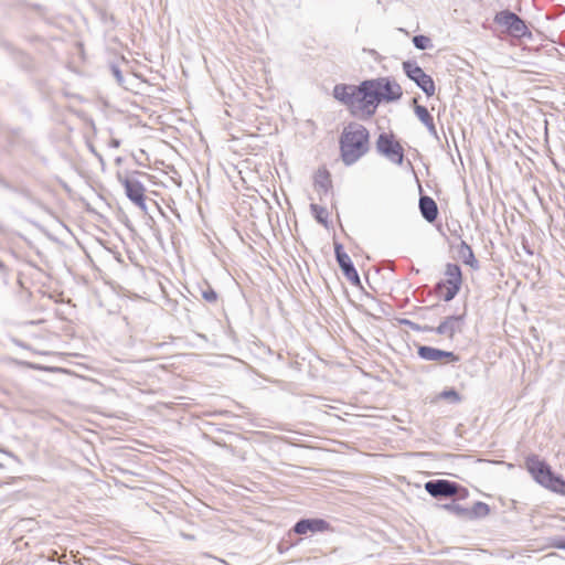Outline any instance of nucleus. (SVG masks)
Instances as JSON below:
<instances>
[{"label":"nucleus","mask_w":565,"mask_h":565,"mask_svg":"<svg viewBox=\"0 0 565 565\" xmlns=\"http://www.w3.org/2000/svg\"><path fill=\"white\" fill-rule=\"evenodd\" d=\"M439 396H440V398L447 399L451 403L461 402L460 395L455 390L443 391Z\"/></svg>","instance_id":"24"},{"label":"nucleus","mask_w":565,"mask_h":565,"mask_svg":"<svg viewBox=\"0 0 565 565\" xmlns=\"http://www.w3.org/2000/svg\"><path fill=\"white\" fill-rule=\"evenodd\" d=\"M380 99V93L375 81H365L356 89L355 113L362 111L367 115L374 114Z\"/></svg>","instance_id":"3"},{"label":"nucleus","mask_w":565,"mask_h":565,"mask_svg":"<svg viewBox=\"0 0 565 565\" xmlns=\"http://www.w3.org/2000/svg\"><path fill=\"white\" fill-rule=\"evenodd\" d=\"M406 75L414 81L427 96L435 94V83L428 74H426L418 65L409 62L403 64Z\"/></svg>","instance_id":"6"},{"label":"nucleus","mask_w":565,"mask_h":565,"mask_svg":"<svg viewBox=\"0 0 565 565\" xmlns=\"http://www.w3.org/2000/svg\"><path fill=\"white\" fill-rule=\"evenodd\" d=\"M462 317L460 316H450L447 317L436 329L435 331L445 335L449 339H452L457 332H461L462 330Z\"/></svg>","instance_id":"12"},{"label":"nucleus","mask_w":565,"mask_h":565,"mask_svg":"<svg viewBox=\"0 0 565 565\" xmlns=\"http://www.w3.org/2000/svg\"><path fill=\"white\" fill-rule=\"evenodd\" d=\"M111 71H113V74L116 77L117 82L121 83L122 82V75H121V72L119 71V68L117 66H113Z\"/></svg>","instance_id":"26"},{"label":"nucleus","mask_w":565,"mask_h":565,"mask_svg":"<svg viewBox=\"0 0 565 565\" xmlns=\"http://www.w3.org/2000/svg\"><path fill=\"white\" fill-rule=\"evenodd\" d=\"M0 269L1 270H6V266H4V264L1 260H0Z\"/></svg>","instance_id":"28"},{"label":"nucleus","mask_w":565,"mask_h":565,"mask_svg":"<svg viewBox=\"0 0 565 565\" xmlns=\"http://www.w3.org/2000/svg\"><path fill=\"white\" fill-rule=\"evenodd\" d=\"M376 87L380 93V99L396 100L402 96V88L396 82H391L385 78L375 81Z\"/></svg>","instance_id":"11"},{"label":"nucleus","mask_w":565,"mask_h":565,"mask_svg":"<svg viewBox=\"0 0 565 565\" xmlns=\"http://www.w3.org/2000/svg\"><path fill=\"white\" fill-rule=\"evenodd\" d=\"M413 43L418 50H426L431 46V41L425 35H416L413 38Z\"/></svg>","instance_id":"23"},{"label":"nucleus","mask_w":565,"mask_h":565,"mask_svg":"<svg viewBox=\"0 0 565 565\" xmlns=\"http://www.w3.org/2000/svg\"><path fill=\"white\" fill-rule=\"evenodd\" d=\"M445 278L438 282L437 289L445 301L452 300L459 292L462 284L461 269L457 264H447L445 268Z\"/></svg>","instance_id":"4"},{"label":"nucleus","mask_w":565,"mask_h":565,"mask_svg":"<svg viewBox=\"0 0 565 565\" xmlns=\"http://www.w3.org/2000/svg\"><path fill=\"white\" fill-rule=\"evenodd\" d=\"M369 137L367 129L360 124L351 122L343 129L340 150L347 166L353 164L367 152Z\"/></svg>","instance_id":"1"},{"label":"nucleus","mask_w":565,"mask_h":565,"mask_svg":"<svg viewBox=\"0 0 565 565\" xmlns=\"http://www.w3.org/2000/svg\"><path fill=\"white\" fill-rule=\"evenodd\" d=\"M119 181L125 188L126 195L137 206L142 210H146L145 202V186L141 182L136 179L130 178H121L119 177Z\"/></svg>","instance_id":"8"},{"label":"nucleus","mask_w":565,"mask_h":565,"mask_svg":"<svg viewBox=\"0 0 565 565\" xmlns=\"http://www.w3.org/2000/svg\"><path fill=\"white\" fill-rule=\"evenodd\" d=\"M494 21L505 26L514 36H524L527 34V26L524 21L513 12L501 11L495 14Z\"/></svg>","instance_id":"7"},{"label":"nucleus","mask_w":565,"mask_h":565,"mask_svg":"<svg viewBox=\"0 0 565 565\" xmlns=\"http://www.w3.org/2000/svg\"><path fill=\"white\" fill-rule=\"evenodd\" d=\"M419 210L423 217L431 223L437 218L438 207L436 202L429 196H422L419 199Z\"/></svg>","instance_id":"16"},{"label":"nucleus","mask_w":565,"mask_h":565,"mask_svg":"<svg viewBox=\"0 0 565 565\" xmlns=\"http://www.w3.org/2000/svg\"><path fill=\"white\" fill-rule=\"evenodd\" d=\"M459 255L462 258L465 264H467L473 268L478 267V262L475 258L473 252H472L471 247L466 242H461V244L459 246Z\"/></svg>","instance_id":"19"},{"label":"nucleus","mask_w":565,"mask_h":565,"mask_svg":"<svg viewBox=\"0 0 565 565\" xmlns=\"http://www.w3.org/2000/svg\"><path fill=\"white\" fill-rule=\"evenodd\" d=\"M445 509L455 515L468 519V509L463 508L460 504H457V503L446 504Z\"/></svg>","instance_id":"22"},{"label":"nucleus","mask_w":565,"mask_h":565,"mask_svg":"<svg viewBox=\"0 0 565 565\" xmlns=\"http://www.w3.org/2000/svg\"><path fill=\"white\" fill-rule=\"evenodd\" d=\"M334 252L339 266L343 271V275L352 285L360 287L361 280L358 275V271L355 270L351 262L350 256L345 252H343L342 246L340 244H335Z\"/></svg>","instance_id":"9"},{"label":"nucleus","mask_w":565,"mask_h":565,"mask_svg":"<svg viewBox=\"0 0 565 565\" xmlns=\"http://www.w3.org/2000/svg\"><path fill=\"white\" fill-rule=\"evenodd\" d=\"M331 185L330 174L326 169H320L315 175V188L320 194H326Z\"/></svg>","instance_id":"18"},{"label":"nucleus","mask_w":565,"mask_h":565,"mask_svg":"<svg viewBox=\"0 0 565 565\" xmlns=\"http://www.w3.org/2000/svg\"><path fill=\"white\" fill-rule=\"evenodd\" d=\"M328 523L321 519H306L296 523L294 531L297 534H307L308 532H323L328 529Z\"/></svg>","instance_id":"15"},{"label":"nucleus","mask_w":565,"mask_h":565,"mask_svg":"<svg viewBox=\"0 0 565 565\" xmlns=\"http://www.w3.org/2000/svg\"><path fill=\"white\" fill-rule=\"evenodd\" d=\"M561 547L565 550V544H564V545H562Z\"/></svg>","instance_id":"29"},{"label":"nucleus","mask_w":565,"mask_h":565,"mask_svg":"<svg viewBox=\"0 0 565 565\" xmlns=\"http://www.w3.org/2000/svg\"><path fill=\"white\" fill-rule=\"evenodd\" d=\"M2 467V465L0 463V468Z\"/></svg>","instance_id":"30"},{"label":"nucleus","mask_w":565,"mask_h":565,"mask_svg":"<svg viewBox=\"0 0 565 565\" xmlns=\"http://www.w3.org/2000/svg\"><path fill=\"white\" fill-rule=\"evenodd\" d=\"M414 110H415V114H416L417 118L426 126L428 131L433 136H436L437 135V130H436V127H435V124H434V118L429 114L427 108L424 107V106H420V105H416Z\"/></svg>","instance_id":"17"},{"label":"nucleus","mask_w":565,"mask_h":565,"mask_svg":"<svg viewBox=\"0 0 565 565\" xmlns=\"http://www.w3.org/2000/svg\"><path fill=\"white\" fill-rule=\"evenodd\" d=\"M377 151L395 164H402L404 159L403 147L393 135L381 134L376 141Z\"/></svg>","instance_id":"5"},{"label":"nucleus","mask_w":565,"mask_h":565,"mask_svg":"<svg viewBox=\"0 0 565 565\" xmlns=\"http://www.w3.org/2000/svg\"><path fill=\"white\" fill-rule=\"evenodd\" d=\"M310 210L318 223L323 226H328L329 213L326 207L318 204H311Z\"/></svg>","instance_id":"21"},{"label":"nucleus","mask_w":565,"mask_h":565,"mask_svg":"<svg viewBox=\"0 0 565 565\" xmlns=\"http://www.w3.org/2000/svg\"><path fill=\"white\" fill-rule=\"evenodd\" d=\"M458 484L448 480H431L425 483V490L434 498H448L456 495Z\"/></svg>","instance_id":"10"},{"label":"nucleus","mask_w":565,"mask_h":565,"mask_svg":"<svg viewBox=\"0 0 565 565\" xmlns=\"http://www.w3.org/2000/svg\"><path fill=\"white\" fill-rule=\"evenodd\" d=\"M202 297L209 302H214L217 299V295L213 289L203 291Z\"/></svg>","instance_id":"25"},{"label":"nucleus","mask_w":565,"mask_h":565,"mask_svg":"<svg viewBox=\"0 0 565 565\" xmlns=\"http://www.w3.org/2000/svg\"><path fill=\"white\" fill-rule=\"evenodd\" d=\"M356 89H358L356 86L335 85V87L333 89V95L338 100L350 106L352 108V111L355 113Z\"/></svg>","instance_id":"14"},{"label":"nucleus","mask_w":565,"mask_h":565,"mask_svg":"<svg viewBox=\"0 0 565 565\" xmlns=\"http://www.w3.org/2000/svg\"><path fill=\"white\" fill-rule=\"evenodd\" d=\"M111 143H113V146H114V147H119V141H118V140H115V139H114V140L111 141Z\"/></svg>","instance_id":"27"},{"label":"nucleus","mask_w":565,"mask_h":565,"mask_svg":"<svg viewBox=\"0 0 565 565\" xmlns=\"http://www.w3.org/2000/svg\"><path fill=\"white\" fill-rule=\"evenodd\" d=\"M489 505L484 502L478 501L473 503L471 509H468V519L484 518L489 514Z\"/></svg>","instance_id":"20"},{"label":"nucleus","mask_w":565,"mask_h":565,"mask_svg":"<svg viewBox=\"0 0 565 565\" xmlns=\"http://www.w3.org/2000/svg\"><path fill=\"white\" fill-rule=\"evenodd\" d=\"M418 355L426 361H441L447 359L448 362H457L459 358L450 351H443L431 347H419Z\"/></svg>","instance_id":"13"},{"label":"nucleus","mask_w":565,"mask_h":565,"mask_svg":"<svg viewBox=\"0 0 565 565\" xmlns=\"http://www.w3.org/2000/svg\"><path fill=\"white\" fill-rule=\"evenodd\" d=\"M525 463L536 482L554 492L565 493V481L554 476L551 468L537 456L527 457Z\"/></svg>","instance_id":"2"}]
</instances>
